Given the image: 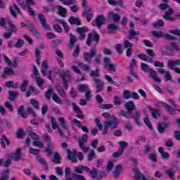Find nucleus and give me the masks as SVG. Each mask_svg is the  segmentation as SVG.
Instances as JSON below:
<instances>
[{"label":"nucleus","instance_id":"17","mask_svg":"<svg viewBox=\"0 0 180 180\" xmlns=\"http://www.w3.org/2000/svg\"><path fill=\"white\" fill-rule=\"evenodd\" d=\"M9 11L13 18H18V13H20V10L18 8V6L13 4L10 6Z\"/></svg>","mask_w":180,"mask_h":180},{"label":"nucleus","instance_id":"51","mask_svg":"<svg viewBox=\"0 0 180 180\" xmlns=\"http://www.w3.org/2000/svg\"><path fill=\"white\" fill-rule=\"evenodd\" d=\"M91 77H93V78H98L100 76L99 74V70H91L90 72Z\"/></svg>","mask_w":180,"mask_h":180},{"label":"nucleus","instance_id":"25","mask_svg":"<svg viewBox=\"0 0 180 180\" xmlns=\"http://www.w3.org/2000/svg\"><path fill=\"white\" fill-rule=\"evenodd\" d=\"M68 22L70 23V25H77V26H79L81 25L79 18L75 17H70Z\"/></svg>","mask_w":180,"mask_h":180},{"label":"nucleus","instance_id":"29","mask_svg":"<svg viewBox=\"0 0 180 180\" xmlns=\"http://www.w3.org/2000/svg\"><path fill=\"white\" fill-rule=\"evenodd\" d=\"M139 58H140L141 60H143V61H147V63H153V59L148 56H147V55L144 54V53H140L138 56Z\"/></svg>","mask_w":180,"mask_h":180},{"label":"nucleus","instance_id":"34","mask_svg":"<svg viewBox=\"0 0 180 180\" xmlns=\"http://www.w3.org/2000/svg\"><path fill=\"white\" fill-rule=\"evenodd\" d=\"M49 69V65L47 64V60H44L42 62V69L41 70V72L43 75H47L46 70Z\"/></svg>","mask_w":180,"mask_h":180},{"label":"nucleus","instance_id":"2","mask_svg":"<svg viewBox=\"0 0 180 180\" xmlns=\"http://www.w3.org/2000/svg\"><path fill=\"white\" fill-rule=\"evenodd\" d=\"M68 153V160H72V162H77V158L79 161L84 160V155L81 152H77V150L71 151L70 149H66Z\"/></svg>","mask_w":180,"mask_h":180},{"label":"nucleus","instance_id":"33","mask_svg":"<svg viewBox=\"0 0 180 180\" xmlns=\"http://www.w3.org/2000/svg\"><path fill=\"white\" fill-rule=\"evenodd\" d=\"M58 120L63 129H64V130L68 131V127L67 126V122H65V119L63 117H60L58 118Z\"/></svg>","mask_w":180,"mask_h":180},{"label":"nucleus","instance_id":"53","mask_svg":"<svg viewBox=\"0 0 180 180\" xmlns=\"http://www.w3.org/2000/svg\"><path fill=\"white\" fill-rule=\"evenodd\" d=\"M123 96L124 99H130L131 98V93L129 90L124 91Z\"/></svg>","mask_w":180,"mask_h":180},{"label":"nucleus","instance_id":"57","mask_svg":"<svg viewBox=\"0 0 180 180\" xmlns=\"http://www.w3.org/2000/svg\"><path fill=\"white\" fill-rule=\"evenodd\" d=\"M154 27H162L164 26V20L159 19L157 22L153 25Z\"/></svg>","mask_w":180,"mask_h":180},{"label":"nucleus","instance_id":"10","mask_svg":"<svg viewBox=\"0 0 180 180\" xmlns=\"http://www.w3.org/2000/svg\"><path fill=\"white\" fill-rule=\"evenodd\" d=\"M105 22V17L103 15H98L96 20L92 22L93 26H98L101 27Z\"/></svg>","mask_w":180,"mask_h":180},{"label":"nucleus","instance_id":"63","mask_svg":"<svg viewBox=\"0 0 180 180\" xmlns=\"http://www.w3.org/2000/svg\"><path fill=\"white\" fill-rule=\"evenodd\" d=\"M64 5H74L75 4H77V0H65L63 1Z\"/></svg>","mask_w":180,"mask_h":180},{"label":"nucleus","instance_id":"14","mask_svg":"<svg viewBox=\"0 0 180 180\" xmlns=\"http://www.w3.org/2000/svg\"><path fill=\"white\" fill-rule=\"evenodd\" d=\"M82 169H84L87 174H89L90 175H91V178H98V171H96V169H94L92 170H91V169H89V167H86V166H84L82 165Z\"/></svg>","mask_w":180,"mask_h":180},{"label":"nucleus","instance_id":"18","mask_svg":"<svg viewBox=\"0 0 180 180\" xmlns=\"http://www.w3.org/2000/svg\"><path fill=\"white\" fill-rule=\"evenodd\" d=\"M135 67H137V60H136V59H132L131 63L129 65L130 72L131 74L133 75V76L134 77V78H136V79H139V76L136 75V73H134V70Z\"/></svg>","mask_w":180,"mask_h":180},{"label":"nucleus","instance_id":"42","mask_svg":"<svg viewBox=\"0 0 180 180\" xmlns=\"http://www.w3.org/2000/svg\"><path fill=\"white\" fill-rule=\"evenodd\" d=\"M122 172V165H118L115 167V169L114 170V176L117 178L120 173Z\"/></svg>","mask_w":180,"mask_h":180},{"label":"nucleus","instance_id":"52","mask_svg":"<svg viewBox=\"0 0 180 180\" xmlns=\"http://www.w3.org/2000/svg\"><path fill=\"white\" fill-rule=\"evenodd\" d=\"M167 67L169 68V70H174V67H176V63L175 60H169L167 63Z\"/></svg>","mask_w":180,"mask_h":180},{"label":"nucleus","instance_id":"43","mask_svg":"<svg viewBox=\"0 0 180 180\" xmlns=\"http://www.w3.org/2000/svg\"><path fill=\"white\" fill-rule=\"evenodd\" d=\"M110 18H112L113 21L116 23V22H119L120 20V15L119 14H115L113 13H109Z\"/></svg>","mask_w":180,"mask_h":180},{"label":"nucleus","instance_id":"32","mask_svg":"<svg viewBox=\"0 0 180 180\" xmlns=\"http://www.w3.org/2000/svg\"><path fill=\"white\" fill-rule=\"evenodd\" d=\"M165 129H167V124L165 122H162L158 125V131L160 134L164 133V131H165Z\"/></svg>","mask_w":180,"mask_h":180},{"label":"nucleus","instance_id":"23","mask_svg":"<svg viewBox=\"0 0 180 180\" xmlns=\"http://www.w3.org/2000/svg\"><path fill=\"white\" fill-rule=\"evenodd\" d=\"M7 23L10 26L8 28V32L11 33H16V32H18V27H16V25H13L12 20H8Z\"/></svg>","mask_w":180,"mask_h":180},{"label":"nucleus","instance_id":"36","mask_svg":"<svg viewBox=\"0 0 180 180\" xmlns=\"http://www.w3.org/2000/svg\"><path fill=\"white\" fill-rule=\"evenodd\" d=\"M77 64L79 67L83 68L84 71H86V72H88V71H91V68L89 67V65H86L83 62H78Z\"/></svg>","mask_w":180,"mask_h":180},{"label":"nucleus","instance_id":"27","mask_svg":"<svg viewBox=\"0 0 180 180\" xmlns=\"http://www.w3.org/2000/svg\"><path fill=\"white\" fill-rule=\"evenodd\" d=\"M52 99L56 103H58V105H63V100H61V98H60L56 93L52 94Z\"/></svg>","mask_w":180,"mask_h":180},{"label":"nucleus","instance_id":"41","mask_svg":"<svg viewBox=\"0 0 180 180\" xmlns=\"http://www.w3.org/2000/svg\"><path fill=\"white\" fill-rule=\"evenodd\" d=\"M108 4L110 5H112L113 6H117V5H120V6H123L122 1L108 0Z\"/></svg>","mask_w":180,"mask_h":180},{"label":"nucleus","instance_id":"55","mask_svg":"<svg viewBox=\"0 0 180 180\" xmlns=\"http://www.w3.org/2000/svg\"><path fill=\"white\" fill-rule=\"evenodd\" d=\"M4 106L7 108V109H8L10 112H13V105H12V103H11V102L9 101L5 102Z\"/></svg>","mask_w":180,"mask_h":180},{"label":"nucleus","instance_id":"39","mask_svg":"<svg viewBox=\"0 0 180 180\" xmlns=\"http://www.w3.org/2000/svg\"><path fill=\"white\" fill-rule=\"evenodd\" d=\"M27 85H29V81L27 80H23V82H22V84L20 86V89L22 91V92H25L27 88Z\"/></svg>","mask_w":180,"mask_h":180},{"label":"nucleus","instance_id":"8","mask_svg":"<svg viewBox=\"0 0 180 180\" xmlns=\"http://www.w3.org/2000/svg\"><path fill=\"white\" fill-rule=\"evenodd\" d=\"M38 19L43 29H44L45 30H51V25L47 23V20L46 19V17H44L43 14H39Z\"/></svg>","mask_w":180,"mask_h":180},{"label":"nucleus","instance_id":"50","mask_svg":"<svg viewBox=\"0 0 180 180\" xmlns=\"http://www.w3.org/2000/svg\"><path fill=\"white\" fill-rule=\"evenodd\" d=\"M119 144L120 146V149L122 150V152H124V148L129 146V143L124 141H121L119 142Z\"/></svg>","mask_w":180,"mask_h":180},{"label":"nucleus","instance_id":"40","mask_svg":"<svg viewBox=\"0 0 180 180\" xmlns=\"http://www.w3.org/2000/svg\"><path fill=\"white\" fill-rule=\"evenodd\" d=\"M165 173L167 174L169 178H170V179H174V178L175 176V169H169L168 170H166Z\"/></svg>","mask_w":180,"mask_h":180},{"label":"nucleus","instance_id":"6","mask_svg":"<svg viewBox=\"0 0 180 180\" xmlns=\"http://www.w3.org/2000/svg\"><path fill=\"white\" fill-rule=\"evenodd\" d=\"M101 39V36L98 33H89L87 40L86 41V44L87 46H91L92 44V41H96V43H99V39Z\"/></svg>","mask_w":180,"mask_h":180},{"label":"nucleus","instance_id":"12","mask_svg":"<svg viewBox=\"0 0 180 180\" xmlns=\"http://www.w3.org/2000/svg\"><path fill=\"white\" fill-rule=\"evenodd\" d=\"M51 123L52 124V128L53 129V130H57L58 129V131L60 137H63V136H64V134L63 133V131L61 130V129L58 128V124L57 123V120H56V118H54L53 117H51Z\"/></svg>","mask_w":180,"mask_h":180},{"label":"nucleus","instance_id":"28","mask_svg":"<svg viewBox=\"0 0 180 180\" xmlns=\"http://www.w3.org/2000/svg\"><path fill=\"white\" fill-rule=\"evenodd\" d=\"M9 169H6L3 171L1 174L0 180H8L9 179Z\"/></svg>","mask_w":180,"mask_h":180},{"label":"nucleus","instance_id":"4","mask_svg":"<svg viewBox=\"0 0 180 180\" xmlns=\"http://www.w3.org/2000/svg\"><path fill=\"white\" fill-rule=\"evenodd\" d=\"M60 78H62L63 81V88L65 89H68V82L71 81V72L70 70L66 71L63 70L60 74Z\"/></svg>","mask_w":180,"mask_h":180},{"label":"nucleus","instance_id":"22","mask_svg":"<svg viewBox=\"0 0 180 180\" xmlns=\"http://www.w3.org/2000/svg\"><path fill=\"white\" fill-rule=\"evenodd\" d=\"M6 88H14L18 89L19 88V82L14 83L13 81H8L4 84Z\"/></svg>","mask_w":180,"mask_h":180},{"label":"nucleus","instance_id":"7","mask_svg":"<svg viewBox=\"0 0 180 180\" xmlns=\"http://www.w3.org/2000/svg\"><path fill=\"white\" fill-rule=\"evenodd\" d=\"M93 81L96 88V94H99L100 92H102V91H103V87L105 86V82L98 78H94Z\"/></svg>","mask_w":180,"mask_h":180},{"label":"nucleus","instance_id":"15","mask_svg":"<svg viewBox=\"0 0 180 180\" xmlns=\"http://www.w3.org/2000/svg\"><path fill=\"white\" fill-rule=\"evenodd\" d=\"M174 13V10L172 8H168L167 11H165V14L163 15V18L166 20H170V22H174L175 20L174 18H171V15Z\"/></svg>","mask_w":180,"mask_h":180},{"label":"nucleus","instance_id":"45","mask_svg":"<svg viewBox=\"0 0 180 180\" xmlns=\"http://www.w3.org/2000/svg\"><path fill=\"white\" fill-rule=\"evenodd\" d=\"M89 89V88L88 87V86L84 84H81L78 87L79 92H86Z\"/></svg>","mask_w":180,"mask_h":180},{"label":"nucleus","instance_id":"56","mask_svg":"<svg viewBox=\"0 0 180 180\" xmlns=\"http://www.w3.org/2000/svg\"><path fill=\"white\" fill-rule=\"evenodd\" d=\"M149 160L153 161V162H157V154L155 153H152L149 155Z\"/></svg>","mask_w":180,"mask_h":180},{"label":"nucleus","instance_id":"5","mask_svg":"<svg viewBox=\"0 0 180 180\" xmlns=\"http://www.w3.org/2000/svg\"><path fill=\"white\" fill-rule=\"evenodd\" d=\"M97 53H98V50L95 47H93L89 51V52H85L83 54V58L84 59V61H86V63H89V64H91V63H92V58L95 57V56H96Z\"/></svg>","mask_w":180,"mask_h":180},{"label":"nucleus","instance_id":"9","mask_svg":"<svg viewBox=\"0 0 180 180\" xmlns=\"http://www.w3.org/2000/svg\"><path fill=\"white\" fill-rule=\"evenodd\" d=\"M136 180H153V178L150 176H145L144 174H141L139 169H134Z\"/></svg>","mask_w":180,"mask_h":180},{"label":"nucleus","instance_id":"37","mask_svg":"<svg viewBox=\"0 0 180 180\" xmlns=\"http://www.w3.org/2000/svg\"><path fill=\"white\" fill-rule=\"evenodd\" d=\"M77 40L78 39H77V37H75V36H74V34H70V45H69L70 49H72V46H74V44H75V43H77Z\"/></svg>","mask_w":180,"mask_h":180},{"label":"nucleus","instance_id":"31","mask_svg":"<svg viewBox=\"0 0 180 180\" xmlns=\"http://www.w3.org/2000/svg\"><path fill=\"white\" fill-rule=\"evenodd\" d=\"M58 15H60V16H62V18H65V15H67V9L61 6H58Z\"/></svg>","mask_w":180,"mask_h":180},{"label":"nucleus","instance_id":"64","mask_svg":"<svg viewBox=\"0 0 180 180\" xmlns=\"http://www.w3.org/2000/svg\"><path fill=\"white\" fill-rule=\"evenodd\" d=\"M165 81H171V79H172V75H171L169 72L167 71V72H165Z\"/></svg>","mask_w":180,"mask_h":180},{"label":"nucleus","instance_id":"44","mask_svg":"<svg viewBox=\"0 0 180 180\" xmlns=\"http://www.w3.org/2000/svg\"><path fill=\"white\" fill-rule=\"evenodd\" d=\"M151 113L153 119H158V117H160V110L157 108L152 109Z\"/></svg>","mask_w":180,"mask_h":180},{"label":"nucleus","instance_id":"30","mask_svg":"<svg viewBox=\"0 0 180 180\" xmlns=\"http://www.w3.org/2000/svg\"><path fill=\"white\" fill-rule=\"evenodd\" d=\"M23 110H25V107L23 105H20L18 109V115H20L21 117L26 119V117H27V114H26Z\"/></svg>","mask_w":180,"mask_h":180},{"label":"nucleus","instance_id":"59","mask_svg":"<svg viewBox=\"0 0 180 180\" xmlns=\"http://www.w3.org/2000/svg\"><path fill=\"white\" fill-rule=\"evenodd\" d=\"M152 34L155 37H158V38L162 37L164 36V33H162V32H161V31H159V32L153 31L152 32Z\"/></svg>","mask_w":180,"mask_h":180},{"label":"nucleus","instance_id":"48","mask_svg":"<svg viewBox=\"0 0 180 180\" xmlns=\"http://www.w3.org/2000/svg\"><path fill=\"white\" fill-rule=\"evenodd\" d=\"M25 44V41L22 39H18L17 42L15 44V47L17 49H22L23 47V44Z\"/></svg>","mask_w":180,"mask_h":180},{"label":"nucleus","instance_id":"13","mask_svg":"<svg viewBox=\"0 0 180 180\" xmlns=\"http://www.w3.org/2000/svg\"><path fill=\"white\" fill-rule=\"evenodd\" d=\"M163 106L167 109V112H169L170 115H175L178 110V107L176 105L171 106L169 104H167V103H164Z\"/></svg>","mask_w":180,"mask_h":180},{"label":"nucleus","instance_id":"20","mask_svg":"<svg viewBox=\"0 0 180 180\" xmlns=\"http://www.w3.org/2000/svg\"><path fill=\"white\" fill-rule=\"evenodd\" d=\"M125 109L128 111V113H131L133 115V110L136 109V105L132 101H129L125 104Z\"/></svg>","mask_w":180,"mask_h":180},{"label":"nucleus","instance_id":"16","mask_svg":"<svg viewBox=\"0 0 180 180\" xmlns=\"http://www.w3.org/2000/svg\"><path fill=\"white\" fill-rule=\"evenodd\" d=\"M71 123H73V124H76L79 129H82V131H84L86 133H89V130H88V127H83L82 124H81V122L78 121L77 119H71Z\"/></svg>","mask_w":180,"mask_h":180},{"label":"nucleus","instance_id":"11","mask_svg":"<svg viewBox=\"0 0 180 180\" xmlns=\"http://www.w3.org/2000/svg\"><path fill=\"white\" fill-rule=\"evenodd\" d=\"M22 150L20 148H18L15 152L11 154V158L13 161H20V160H22Z\"/></svg>","mask_w":180,"mask_h":180},{"label":"nucleus","instance_id":"24","mask_svg":"<svg viewBox=\"0 0 180 180\" xmlns=\"http://www.w3.org/2000/svg\"><path fill=\"white\" fill-rule=\"evenodd\" d=\"M119 29V25L116 23H110L108 25V30L109 33H113L115 30H117Z\"/></svg>","mask_w":180,"mask_h":180},{"label":"nucleus","instance_id":"26","mask_svg":"<svg viewBox=\"0 0 180 180\" xmlns=\"http://www.w3.org/2000/svg\"><path fill=\"white\" fill-rule=\"evenodd\" d=\"M84 14L86 15V18L88 22H91V20L94 18V13H92V10L91 8H88L84 11Z\"/></svg>","mask_w":180,"mask_h":180},{"label":"nucleus","instance_id":"47","mask_svg":"<svg viewBox=\"0 0 180 180\" xmlns=\"http://www.w3.org/2000/svg\"><path fill=\"white\" fill-rule=\"evenodd\" d=\"M113 100L114 105H117L118 106L122 105V98L119 96H115Z\"/></svg>","mask_w":180,"mask_h":180},{"label":"nucleus","instance_id":"58","mask_svg":"<svg viewBox=\"0 0 180 180\" xmlns=\"http://www.w3.org/2000/svg\"><path fill=\"white\" fill-rule=\"evenodd\" d=\"M124 47L125 49H131V47H133V44H131V42H130V41L126 39L124 41Z\"/></svg>","mask_w":180,"mask_h":180},{"label":"nucleus","instance_id":"62","mask_svg":"<svg viewBox=\"0 0 180 180\" xmlns=\"http://www.w3.org/2000/svg\"><path fill=\"white\" fill-rule=\"evenodd\" d=\"M25 136V131H23V129H19L17 131V139H22Z\"/></svg>","mask_w":180,"mask_h":180},{"label":"nucleus","instance_id":"49","mask_svg":"<svg viewBox=\"0 0 180 180\" xmlns=\"http://www.w3.org/2000/svg\"><path fill=\"white\" fill-rule=\"evenodd\" d=\"M4 74H6V75H13V74H14L13 69L9 67H6L4 69Z\"/></svg>","mask_w":180,"mask_h":180},{"label":"nucleus","instance_id":"19","mask_svg":"<svg viewBox=\"0 0 180 180\" xmlns=\"http://www.w3.org/2000/svg\"><path fill=\"white\" fill-rule=\"evenodd\" d=\"M148 73L149 77H150L153 81H155V82H158L159 84L161 83V79L157 77V72H155V70H154L153 69H150Z\"/></svg>","mask_w":180,"mask_h":180},{"label":"nucleus","instance_id":"1","mask_svg":"<svg viewBox=\"0 0 180 180\" xmlns=\"http://www.w3.org/2000/svg\"><path fill=\"white\" fill-rule=\"evenodd\" d=\"M119 124V119L112 117L110 120L104 122V129L103 134H108V129L110 127L111 129H117V125Z\"/></svg>","mask_w":180,"mask_h":180},{"label":"nucleus","instance_id":"35","mask_svg":"<svg viewBox=\"0 0 180 180\" xmlns=\"http://www.w3.org/2000/svg\"><path fill=\"white\" fill-rule=\"evenodd\" d=\"M1 147L4 149L6 148V146H9V141H8V139H6V136H5L4 135H3L1 138Z\"/></svg>","mask_w":180,"mask_h":180},{"label":"nucleus","instance_id":"61","mask_svg":"<svg viewBox=\"0 0 180 180\" xmlns=\"http://www.w3.org/2000/svg\"><path fill=\"white\" fill-rule=\"evenodd\" d=\"M123 150H120L117 152H115L112 154V157L113 158H117V157H122V155H123Z\"/></svg>","mask_w":180,"mask_h":180},{"label":"nucleus","instance_id":"60","mask_svg":"<svg viewBox=\"0 0 180 180\" xmlns=\"http://www.w3.org/2000/svg\"><path fill=\"white\" fill-rule=\"evenodd\" d=\"M33 144L37 147H39V148H43L44 147V145L43 144V143L38 140L34 141Z\"/></svg>","mask_w":180,"mask_h":180},{"label":"nucleus","instance_id":"21","mask_svg":"<svg viewBox=\"0 0 180 180\" xmlns=\"http://www.w3.org/2000/svg\"><path fill=\"white\" fill-rule=\"evenodd\" d=\"M86 27L77 28V33L80 34L79 40H84V39H85V33L86 32Z\"/></svg>","mask_w":180,"mask_h":180},{"label":"nucleus","instance_id":"46","mask_svg":"<svg viewBox=\"0 0 180 180\" xmlns=\"http://www.w3.org/2000/svg\"><path fill=\"white\" fill-rule=\"evenodd\" d=\"M88 141V135L84 134L79 140V144H85Z\"/></svg>","mask_w":180,"mask_h":180},{"label":"nucleus","instance_id":"54","mask_svg":"<svg viewBox=\"0 0 180 180\" xmlns=\"http://www.w3.org/2000/svg\"><path fill=\"white\" fill-rule=\"evenodd\" d=\"M2 57H3L5 63H6L7 65L11 67V65H12V61L11 60V59H9V58L5 54H3Z\"/></svg>","mask_w":180,"mask_h":180},{"label":"nucleus","instance_id":"38","mask_svg":"<svg viewBox=\"0 0 180 180\" xmlns=\"http://www.w3.org/2000/svg\"><path fill=\"white\" fill-rule=\"evenodd\" d=\"M8 94L10 96L9 97L10 101H15V99H16V98H18V96H19V93L16 91H9Z\"/></svg>","mask_w":180,"mask_h":180},{"label":"nucleus","instance_id":"3","mask_svg":"<svg viewBox=\"0 0 180 180\" xmlns=\"http://www.w3.org/2000/svg\"><path fill=\"white\" fill-rule=\"evenodd\" d=\"M121 115L124 117H132V119H134L137 126H141L140 123V112H139L137 110H135V114L129 113V111H121Z\"/></svg>","mask_w":180,"mask_h":180}]
</instances>
